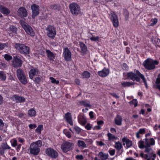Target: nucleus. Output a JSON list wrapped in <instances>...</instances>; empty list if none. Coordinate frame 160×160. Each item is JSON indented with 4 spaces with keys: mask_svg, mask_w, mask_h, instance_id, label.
<instances>
[{
    "mask_svg": "<svg viewBox=\"0 0 160 160\" xmlns=\"http://www.w3.org/2000/svg\"><path fill=\"white\" fill-rule=\"evenodd\" d=\"M89 39L92 41H97L99 40V37L98 36L95 37L94 36H92L91 37L89 36Z\"/></svg>",
    "mask_w": 160,
    "mask_h": 160,
    "instance_id": "obj_39",
    "label": "nucleus"
},
{
    "mask_svg": "<svg viewBox=\"0 0 160 160\" xmlns=\"http://www.w3.org/2000/svg\"><path fill=\"white\" fill-rule=\"evenodd\" d=\"M74 129L75 131L78 134H79L81 131V129L78 127H75L74 128Z\"/></svg>",
    "mask_w": 160,
    "mask_h": 160,
    "instance_id": "obj_50",
    "label": "nucleus"
},
{
    "mask_svg": "<svg viewBox=\"0 0 160 160\" xmlns=\"http://www.w3.org/2000/svg\"><path fill=\"white\" fill-rule=\"evenodd\" d=\"M156 83H160V74H158V78H157L156 81Z\"/></svg>",
    "mask_w": 160,
    "mask_h": 160,
    "instance_id": "obj_56",
    "label": "nucleus"
},
{
    "mask_svg": "<svg viewBox=\"0 0 160 160\" xmlns=\"http://www.w3.org/2000/svg\"><path fill=\"white\" fill-rule=\"evenodd\" d=\"M37 127V125L35 124H30L29 125V127L30 129H32L35 128Z\"/></svg>",
    "mask_w": 160,
    "mask_h": 160,
    "instance_id": "obj_53",
    "label": "nucleus"
},
{
    "mask_svg": "<svg viewBox=\"0 0 160 160\" xmlns=\"http://www.w3.org/2000/svg\"><path fill=\"white\" fill-rule=\"evenodd\" d=\"M127 76L128 78L132 81L135 80L137 82H139L141 78L143 80L146 88H147V84L143 75L142 74L138 71L137 70L135 73L132 72H130L127 73Z\"/></svg>",
    "mask_w": 160,
    "mask_h": 160,
    "instance_id": "obj_1",
    "label": "nucleus"
},
{
    "mask_svg": "<svg viewBox=\"0 0 160 160\" xmlns=\"http://www.w3.org/2000/svg\"><path fill=\"white\" fill-rule=\"evenodd\" d=\"M11 99L16 102H22L25 101V98L18 95H14L11 97Z\"/></svg>",
    "mask_w": 160,
    "mask_h": 160,
    "instance_id": "obj_17",
    "label": "nucleus"
},
{
    "mask_svg": "<svg viewBox=\"0 0 160 160\" xmlns=\"http://www.w3.org/2000/svg\"><path fill=\"white\" fill-rule=\"evenodd\" d=\"M90 73L88 71H84L82 74V76L83 78H88L90 77Z\"/></svg>",
    "mask_w": 160,
    "mask_h": 160,
    "instance_id": "obj_34",
    "label": "nucleus"
},
{
    "mask_svg": "<svg viewBox=\"0 0 160 160\" xmlns=\"http://www.w3.org/2000/svg\"><path fill=\"white\" fill-rule=\"evenodd\" d=\"M28 114L30 117H34L36 115V112L35 109L32 108L29 110L28 112Z\"/></svg>",
    "mask_w": 160,
    "mask_h": 160,
    "instance_id": "obj_29",
    "label": "nucleus"
},
{
    "mask_svg": "<svg viewBox=\"0 0 160 160\" xmlns=\"http://www.w3.org/2000/svg\"><path fill=\"white\" fill-rule=\"evenodd\" d=\"M65 118L67 121L72 120L71 116L70 113L68 112L66 113L65 115Z\"/></svg>",
    "mask_w": 160,
    "mask_h": 160,
    "instance_id": "obj_44",
    "label": "nucleus"
},
{
    "mask_svg": "<svg viewBox=\"0 0 160 160\" xmlns=\"http://www.w3.org/2000/svg\"><path fill=\"white\" fill-rule=\"evenodd\" d=\"M46 33L48 37L53 39L56 34V30L53 26L49 25L46 28Z\"/></svg>",
    "mask_w": 160,
    "mask_h": 160,
    "instance_id": "obj_7",
    "label": "nucleus"
},
{
    "mask_svg": "<svg viewBox=\"0 0 160 160\" xmlns=\"http://www.w3.org/2000/svg\"><path fill=\"white\" fill-rule=\"evenodd\" d=\"M45 153L48 156L52 158H56L58 156V152L51 148H47L45 151Z\"/></svg>",
    "mask_w": 160,
    "mask_h": 160,
    "instance_id": "obj_8",
    "label": "nucleus"
},
{
    "mask_svg": "<svg viewBox=\"0 0 160 160\" xmlns=\"http://www.w3.org/2000/svg\"><path fill=\"white\" fill-rule=\"evenodd\" d=\"M20 22L21 25L27 33L31 36L33 37L34 36V32L30 26L22 20H20Z\"/></svg>",
    "mask_w": 160,
    "mask_h": 160,
    "instance_id": "obj_5",
    "label": "nucleus"
},
{
    "mask_svg": "<svg viewBox=\"0 0 160 160\" xmlns=\"http://www.w3.org/2000/svg\"><path fill=\"white\" fill-rule=\"evenodd\" d=\"M43 129V126L42 125H39L36 130L37 132L40 133L41 132Z\"/></svg>",
    "mask_w": 160,
    "mask_h": 160,
    "instance_id": "obj_45",
    "label": "nucleus"
},
{
    "mask_svg": "<svg viewBox=\"0 0 160 160\" xmlns=\"http://www.w3.org/2000/svg\"><path fill=\"white\" fill-rule=\"evenodd\" d=\"M145 132V129L144 128L140 129L139 131L136 134V136L137 138H139L140 137V134H144Z\"/></svg>",
    "mask_w": 160,
    "mask_h": 160,
    "instance_id": "obj_33",
    "label": "nucleus"
},
{
    "mask_svg": "<svg viewBox=\"0 0 160 160\" xmlns=\"http://www.w3.org/2000/svg\"><path fill=\"white\" fill-rule=\"evenodd\" d=\"M47 56L50 60H53L55 56L53 53L48 50H46Z\"/></svg>",
    "mask_w": 160,
    "mask_h": 160,
    "instance_id": "obj_26",
    "label": "nucleus"
},
{
    "mask_svg": "<svg viewBox=\"0 0 160 160\" xmlns=\"http://www.w3.org/2000/svg\"><path fill=\"white\" fill-rule=\"evenodd\" d=\"M101 129V127L99 126V125H98L94 127L95 129H97L99 130Z\"/></svg>",
    "mask_w": 160,
    "mask_h": 160,
    "instance_id": "obj_63",
    "label": "nucleus"
},
{
    "mask_svg": "<svg viewBox=\"0 0 160 160\" xmlns=\"http://www.w3.org/2000/svg\"><path fill=\"white\" fill-rule=\"evenodd\" d=\"M158 63V62L157 61L148 58L143 62V65L146 69L152 70L154 69L155 65H157Z\"/></svg>",
    "mask_w": 160,
    "mask_h": 160,
    "instance_id": "obj_3",
    "label": "nucleus"
},
{
    "mask_svg": "<svg viewBox=\"0 0 160 160\" xmlns=\"http://www.w3.org/2000/svg\"><path fill=\"white\" fill-rule=\"evenodd\" d=\"M110 131L113 133H115L116 132V130L114 128H111L110 129Z\"/></svg>",
    "mask_w": 160,
    "mask_h": 160,
    "instance_id": "obj_60",
    "label": "nucleus"
},
{
    "mask_svg": "<svg viewBox=\"0 0 160 160\" xmlns=\"http://www.w3.org/2000/svg\"><path fill=\"white\" fill-rule=\"evenodd\" d=\"M122 117L119 115H118L114 119L115 124L118 126L121 125L122 124Z\"/></svg>",
    "mask_w": 160,
    "mask_h": 160,
    "instance_id": "obj_25",
    "label": "nucleus"
},
{
    "mask_svg": "<svg viewBox=\"0 0 160 160\" xmlns=\"http://www.w3.org/2000/svg\"><path fill=\"white\" fill-rule=\"evenodd\" d=\"M107 136L108 137V140L109 141H112L118 139V138L117 137L110 132H108L107 133Z\"/></svg>",
    "mask_w": 160,
    "mask_h": 160,
    "instance_id": "obj_27",
    "label": "nucleus"
},
{
    "mask_svg": "<svg viewBox=\"0 0 160 160\" xmlns=\"http://www.w3.org/2000/svg\"><path fill=\"white\" fill-rule=\"evenodd\" d=\"M35 81L37 83H39L41 81V78L38 77H36L35 78Z\"/></svg>",
    "mask_w": 160,
    "mask_h": 160,
    "instance_id": "obj_54",
    "label": "nucleus"
},
{
    "mask_svg": "<svg viewBox=\"0 0 160 160\" xmlns=\"http://www.w3.org/2000/svg\"><path fill=\"white\" fill-rule=\"evenodd\" d=\"M17 74L18 78L25 75L23 71L21 69H18L17 70Z\"/></svg>",
    "mask_w": 160,
    "mask_h": 160,
    "instance_id": "obj_31",
    "label": "nucleus"
},
{
    "mask_svg": "<svg viewBox=\"0 0 160 160\" xmlns=\"http://www.w3.org/2000/svg\"><path fill=\"white\" fill-rule=\"evenodd\" d=\"M156 84L157 88L160 91V83Z\"/></svg>",
    "mask_w": 160,
    "mask_h": 160,
    "instance_id": "obj_64",
    "label": "nucleus"
},
{
    "mask_svg": "<svg viewBox=\"0 0 160 160\" xmlns=\"http://www.w3.org/2000/svg\"><path fill=\"white\" fill-rule=\"evenodd\" d=\"M4 126V123L2 120L0 119V127H2Z\"/></svg>",
    "mask_w": 160,
    "mask_h": 160,
    "instance_id": "obj_62",
    "label": "nucleus"
},
{
    "mask_svg": "<svg viewBox=\"0 0 160 160\" xmlns=\"http://www.w3.org/2000/svg\"><path fill=\"white\" fill-rule=\"evenodd\" d=\"M69 8L71 13L74 15L77 16L81 13L80 7L76 3H71L69 5Z\"/></svg>",
    "mask_w": 160,
    "mask_h": 160,
    "instance_id": "obj_4",
    "label": "nucleus"
},
{
    "mask_svg": "<svg viewBox=\"0 0 160 160\" xmlns=\"http://www.w3.org/2000/svg\"><path fill=\"white\" fill-rule=\"evenodd\" d=\"M144 142L145 144L147 145V146H150L154 145L155 144V141L153 138H150L149 140L147 138L144 139Z\"/></svg>",
    "mask_w": 160,
    "mask_h": 160,
    "instance_id": "obj_21",
    "label": "nucleus"
},
{
    "mask_svg": "<svg viewBox=\"0 0 160 160\" xmlns=\"http://www.w3.org/2000/svg\"><path fill=\"white\" fill-rule=\"evenodd\" d=\"M73 145L72 143L66 142L62 143L61 148L64 152H67L71 149Z\"/></svg>",
    "mask_w": 160,
    "mask_h": 160,
    "instance_id": "obj_12",
    "label": "nucleus"
},
{
    "mask_svg": "<svg viewBox=\"0 0 160 160\" xmlns=\"http://www.w3.org/2000/svg\"><path fill=\"white\" fill-rule=\"evenodd\" d=\"M114 147L117 150L119 151L122 148V145L120 142H115Z\"/></svg>",
    "mask_w": 160,
    "mask_h": 160,
    "instance_id": "obj_32",
    "label": "nucleus"
},
{
    "mask_svg": "<svg viewBox=\"0 0 160 160\" xmlns=\"http://www.w3.org/2000/svg\"><path fill=\"white\" fill-rule=\"evenodd\" d=\"M15 47L21 53L24 54L29 53V48L23 44L16 43L15 45Z\"/></svg>",
    "mask_w": 160,
    "mask_h": 160,
    "instance_id": "obj_6",
    "label": "nucleus"
},
{
    "mask_svg": "<svg viewBox=\"0 0 160 160\" xmlns=\"http://www.w3.org/2000/svg\"><path fill=\"white\" fill-rule=\"evenodd\" d=\"M75 82V83L78 85H79L80 83V80L78 79H76Z\"/></svg>",
    "mask_w": 160,
    "mask_h": 160,
    "instance_id": "obj_61",
    "label": "nucleus"
},
{
    "mask_svg": "<svg viewBox=\"0 0 160 160\" xmlns=\"http://www.w3.org/2000/svg\"><path fill=\"white\" fill-rule=\"evenodd\" d=\"M98 156L101 160H106L108 158V155L107 153L102 152H100L98 154Z\"/></svg>",
    "mask_w": 160,
    "mask_h": 160,
    "instance_id": "obj_23",
    "label": "nucleus"
},
{
    "mask_svg": "<svg viewBox=\"0 0 160 160\" xmlns=\"http://www.w3.org/2000/svg\"><path fill=\"white\" fill-rule=\"evenodd\" d=\"M97 123L98 125H102L104 123V122L102 120L98 121H97Z\"/></svg>",
    "mask_w": 160,
    "mask_h": 160,
    "instance_id": "obj_59",
    "label": "nucleus"
},
{
    "mask_svg": "<svg viewBox=\"0 0 160 160\" xmlns=\"http://www.w3.org/2000/svg\"><path fill=\"white\" fill-rule=\"evenodd\" d=\"M97 144L99 146H102L104 145V144L101 141H98L97 142Z\"/></svg>",
    "mask_w": 160,
    "mask_h": 160,
    "instance_id": "obj_58",
    "label": "nucleus"
},
{
    "mask_svg": "<svg viewBox=\"0 0 160 160\" xmlns=\"http://www.w3.org/2000/svg\"><path fill=\"white\" fill-rule=\"evenodd\" d=\"M17 28L14 26H11L8 29V33L9 35L11 36V33L12 32L13 33H16L17 32Z\"/></svg>",
    "mask_w": 160,
    "mask_h": 160,
    "instance_id": "obj_28",
    "label": "nucleus"
},
{
    "mask_svg": "<svg viewBox=\"0 0 160 160\" xmlns=\"http://www.w3.org/2000/svg\"><path fill=\"white\" fill-rule=\"evenodd\" d=\"M42 142L41 140H38L32 143L29 148L30 153L34 155H37L40 152L39 148L42 146Z\"/></svg>",
    "mask_w": 160,
    "mask_h": 160,
    "instance_id": "obj_2",
    "label": "nucleus"
},
{
    "mask_svg": "<svg viewBox=\"0 0 160 160\" xmlns=\"http://www.w3.org/2000/svg\"><path fill=\"white\" fill-rule=\"evenodd\" d=\"M109 17L111 20L112 21L113 26L117 27L119 25L118 20L116 15L112 11L111 12Z\"/></svg>",
    "mask_w": 160,
    "mask_h": 160,
    "instance_id": "obj_10",
    "label": "nucleus"
},
{
    "mask_svg": "<svg viewBox=\"0 0 160 160\" xmlns=\"http://www.w3.org/2000/svg\"><path fill=\"white\" fill-rule=\"evenodd\" d=\"M121 84L122 86L123 87H129L133 84V82H122Z\"/></svg>",
    "mask_w": 160,
    "mask_h": 160,
    "instance_id": "obj_35",
    "label": "nucleus"
},
{
    "mask_svg": "<svg viewBox=\"0 0 160 160\" xmlns=\"http://www.w3.org/2000/svg\"><path fill=\"white\" fill-rule=\"evenodd\" d=\"M92 125L90 123H88L85 126V128L87 130H90L91 128Z\"/></svg>",
    "mask_w": 160,
    "mask_h": 160,
    "instance_id": "obj_55",
    "label": "nucleus"
},
{
    "mask_svg": "<svg viewBox=\"0 0 160 160\" xmlns=\"http://www.w3.org/2000/svg\"><path fill=\"white\" fill-rule=\"evenodd\" d=\"M80 103L82 105L84 106L85 107H90L91 106L90 103L86 101H80Z\"/></svg>",
    "mask_w": 160,
    "mask_h": 160,
    "instance_id": "obj_36",
    "label": "nucleus"
},
{
    "mask_svg": "<svg viewBox=\"0 0 160 160\" xmlns=\"http://www.w3.org/2000/svg\"><path fill=\"white\" fill-rule=\"evenodd\" d=\"M63 54L64 58L66 61H69L70 60L71 58L72 53L68 48H64Z\"/></svg>",
    "mask_w": 160,
    "mask_h": 160,
    "instance_id": "obj_13",
    "label": "nucleus"
},
{
    "mask_svg": "<svg viewBox=\"0 0 160 160\" xmlns=\"http://www.w3.org/2000/svg\"><path fill=\"white\" fill-rule=\"evenodd\" d=\"M50 80L51 81V82L52 83H55L57 84H58L59 83V81L58 80H56L54 78L52 77H50L49 78Z\"/></svg>",
    "mask_w": 160,
    "mask_h": 160,
    "instance_id": "obj_43",
    "label": "nucleus"
},
{
    "mask_svg": "<svg viewBox=\"0 0 160 160\" xmlns=\"http://www.w3.org/2000/svg\"><path fill=\"white\" fill-rule=\"evenodd\" d=\"M78 120L79 123L82 125H84L87 122L86 118L83 115H79L78 117Z\"/></svg>",
    "mask_w": 160,
    "mask_h": 160,
    "instance_id": "obj_20",
    "label": "nucleus"
},
{
    "mask_svg": "<svg viewBox=\"0 0 160 160\" xmlns=\"http://www.w3.org/2000/svg\"><path fill=\"white\" fill-rule=\"evenodd\" d=\"M63 132L65 134L66 136L68 138H70L71 137V132L67 130H64Z\"/></svg>",
    "mask_w": 160,
    "mask_h": 160,
    "instance_id": "obj_41",
    "label": "nucleus"
},
{
    "mask_svg": "<svg viewBox=\"0 0 160 160\" xmlns=\"http://www.w3.org/2000/svg\"><path fill=\"white\" fill-rule=\"evenodd\" d=\"M18 15L21 17H26L28 15V12L25 8L23 7L20 8L18 11Z\"/></svg>",
    "mask_w": 160,
    "mask_h": 160,
    "instance_id": "obj_16",
    "label": "nucleus"
},
{
    "mask_svg": "<svg viewBox=\"0 0 160 160\" xmlns=\"http://www.w3.org/2000/svg\"><path fill=\"white\" fill-rule=\"evenodd\" d=\"M138 102L136 99H133L132 101L130 102L129 103L131 105H134L135 107H136L137 106Z\"/></svg>",
    "mask_w": 160,
    "mask_h": 160,
    "instance_id": "obj_46",
    "label": "nucleus"
},
{
    "mask_svg": "<svg viewBox=\"0 0 160 160\" xmlns=\"http://www.w3.org/2000/svg\"><path fill=\"white\" fill-rule=\"evenodd\" d=\"M109 72L108 69L104 68L102 70L98 71V73L100 77H105L109 75Z\"/></svg>",
    "mask_w": 160,
    "mask_h": 160,
    "instance_id": "obj_15",
    "label": "nucleus"
},
{
    "mask_svg": "<svg viewBox=\"0 0 160 160\" xmlns=\"http://www.w3.org/2000/svg\"><path fill=\"white\" fill-rule=\"evenodd\" d=\"M80 47L82 51L83 52H85L87 51V48L85 45L82 42H80Z\"/></svg>",
    "mask_w": 160,
    "mask_h": 160,
    "instance_id": "obj_38",
    "label": "nucleus"
},
{
    "mask_svg": "<svg viewBox=\"0 0 160 160\" xmlns=\"http://www.w3.org/2000/svg\"><path fill=\"white\" fill-rule=\"evenodd\" d=\"M91 119H92L94 118L93 112L92 111H90L89 113Z\"/></svg>",
    "mask_w": 160,
    "mask_h": 160,
    "instance_id": "obj_57",
    "label": "nucleus"
},
{
    "mask_svg": "<svg viewBox=\"0 0 160 160\" xmlns=\"http://www.w3.org/2000/svg\"><path fill=\"white\" fill-rule=\"evenodd\" d=\"M77 145L78 147L82 149L87 148V144L83 141L78 140L77 141Z\"/></svg>",
    "mask_w": 160,
    "mask_h": 160,
    "instance_id": "obj_24",
    "label": "nucleus"
},
{
    "mask_svg": "<svg viewBox=\"0 0 160 160\" xmlns=\"http://www.w3.org/2000/svg\"><path fill=\"white\" fill-rule=\"evenodd\" d=\"M17 144V141L15 139H13L12 140V145L14 147H16Z\"/></svg>",
    "mask_w": 160,
    "mask_h": 160,
    "instance_id": "obj_49",
    "label": "nucleus"
},
{
    "mask_svg": "<svg viewBox=\"0 0 160 160\" xmlns=\"http://www.w3.org/2000/svg\"><path fill=\"white\" fill-rule=\"evenodd\" d=\"M0 12L5 15L9 14L10 12L8 8L2 5H0Z\"/></svg>",
    "mask_w": 160,
    "mask_h": 160,
    "instance_id": "obj_22",
    "label": "nucleus"
},
{
    "mask_svg": "<svg viewBox=\"0 0 160 160\" xmlns=\"http://www.w3.org/2000/svg\"><path fill=\"white\" fill-rule=\"evenodd\" d=\"M8 46V43H1L0 42V50L3 49L5 47H7Z\"/></svg>",
    "mask_w": 160,
    "mask_h": 160,
    "instance_id": "obj_42",
    "label": "nucleus"
},
{
    "mask_svg": "<svg viewBox=\"0 0 160 160\" xmlns=\"http://www.w3.org/2000/svg\"><path fill=\"white\" fill-rule=\"evenodd\" d=\"M18 79L20 82L23 84H26L28 82L27 80L25 75H23V76L20 77Z\"/></svg>",
    "mask_w": 160,
    "mask_h": 160,
    "instance_id": "obj_30",
    "label": "nucleus"
},
{
    "mask_svg": "<svg viewBox=\"0 0 160 160\" xmlns=\"http://www.w3.org/2000/svg\"><path fill=\"white\" fill-rule=\"evenodd\" d=\"M39 71L37 68H32L29 72L30 78L32 79L34 76L37 75L39 73Z\"/></svg>",
    "mask_w": 160,
    "mask_h": 160,
    "instance_id": "obj_18",
    "label": "nucleus"
},
{
    "mask_svg": "<svg viewBox=\"0 0 160 160\" xmlns=\"http://www.w3.org/2000/svg\"><path fill=\"white\" fill-rule=\"evenodd\" d=\"M158 21L157 19L155 18L154 19H152L151 20V22L152 23H151L150 25L151 26H153L154 25H155L156 24Z\"/></svg>",
    "mask_w": 160,
    "mask_h": 160,
    "instance_id": "obj_47",
    "label": "nucleus"
},
{
    "mask_svg": "<svg viewBox=\"0 0 160 160\" xmlns=\"http://www.w3.org/2000/svg\"><path fill=\"white\" fill-rule=\"evenodd\" d=\"M6 76L5 74L2 71H0V79L3 81L6 80Z\"/></svg>",
    "mask_w": 160,
    "mask_h": 160,
    "instance_id": "obj_37",
    "label": "nucleus"
},
{
    "mask_svg": "<svg viewBox=\"0 0 160 160\" xmlns=\"http://www.w3.org/2000/svg\"><path fill=\"white\" fill-rule=\"evenodd\" d=\"M138 145L139 147L141 149L143 148H145V152L148 153H152V150L150 148V146H147V145L144 143V142L142 141H140L138 143Z\"/></svg>",
    "mask_w": 160,
    "mask_h": 160,
    "instance_id": "obj_9",
    "label": "nucleus"
},
{
    "mask_svg": "<svg viewBox=\"0 0 160 160\" xmlns=\"http://www.w3.org/2000/svg\"><path fill=\"white\" fill-rule=\"evenodd\" d=\"M5 59L8 61H10L12 59V57L11 56L8 54H5L4 55Z\"/></svg>",
    "mask_w": 160,
    "mask_h": 160,
    "instance_id": "obj_40",
    "label": "nucleus"
},
{
    "mask_svg": "<svg viewBox=\"0 0 160 160\" xmlns=\"http://www.w3.org/2000/svg\"><path fill=\"white\" fill-rule=\"evenodd\" d=\"M22 64V60L18 58L17 56L14 57V59L12 62V65L13 67L17 68L21 66Z\"/></svg>",
    "mask_w": 160,
    "mask_h": 160,
    "instance_id": "obj_14",
    "label": "nucleus"
},
{
    "mask_svg": "<svg viewBox=\"0 0 160 160\" xmlns=\"http://www.w3.org/2000/svg\"><path fill=\"white\" fill-rule=\"evenodd\" d=\"M122 68L124 70H127L128 69V67L126 64L124 63L122 66Z\"/></svg>",
    "mask_w": 160,
    "mask_h": 160,
    "instance_id": "obj_52",
    "label": "nucleus"
},
{
    "mask_svg": "<svg viewBox=\"0 0 160 160\" xmlns=\"http://www.w3.org/2000/svg\"><path fill=\"white\" fill-rule=\"evenodd\" d=\"M75 158L78 160H82L83 159V157L82 155H77L76 156Z\"/></svg>",
    "mask_w": 160,
    "mask_h": 160,
    "instance_id": "obj_51",
    "label": "nucleus"
},
{
    "mask_svg": "<svg viewBox=\"0 0 160 160\" xmlns=\"http://www.w3.org/2000/svg\"><path fill=\"white\" fill-rule=\"evenodd\" d=\"M108 152L111 156H113L115 152V150L114 149L109 150Z\"/></svg>",
    "mask_w": 160,
    "mask_h": 160,
    "instance_id": "obj_48",
    "label": "nucleus"
},
{
    "mask_svg": "<svg viewBox=\"0 0 160 160\" xmlns=\"http://www.w3.org/2000/svg\"><path fill=\"white\" fill-rule=\"evenodd\" d=\"M39 8V6L37 4H33L31 5V9L32 13V17L33 18H34L36 16L38 15Z\"/></svg>",
    "mask_w": 160,
    "mask_h": 160,
    "instance_id": "obj_11",
    "label": "nucleus"
},
{
    "mask_svg": "<svg viewBox=\"0 0 160 160\" xmlns=\"http://www.w3.org/2000/svg\"><path fill=\"white\" fill-rule=\"evenodd\" d=\"M122 141L123 142V145H124L125 144H126V146L128 148H130L132 145V141L127 137H123L122 138Z\"/></svg>",
    "mask_w": 160,
    "mask_h": 160,
    "instance_id": "obj_19",
    "label": "nucleus"
}]
</instances>
